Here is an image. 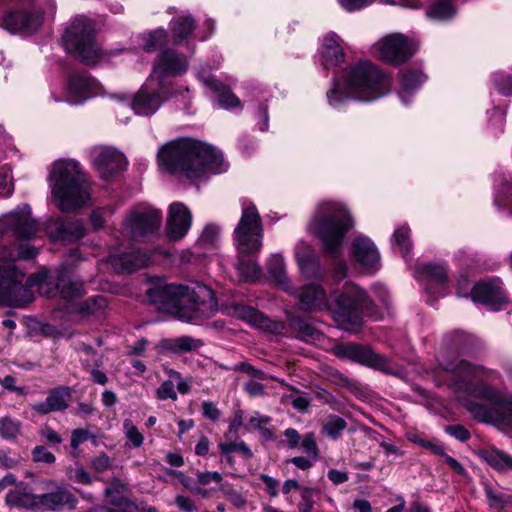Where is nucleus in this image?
<instances>
[{"label": "nucleus", "instance_id": "f257e3e1", "mask_svg": "<svg viewBox=\"0 0 512 512\" xmlns=\"http://www.w3.org/2000/svg\"><path fill=\"white\" fill-rule=\"evenodd\" d=\"M445 370L452 373L458 389L487 401L488 404H467V410L474 418L483 422H512V395H503L489 383L498 378L496 372L475 366L466 360L449 362L445 365Z\"/></svg>", "mask_w": 512, "mask_h": 512}, {"label": "nucleus", "instance_id": "f03ea898", "mask_svg": "<svg viewBox=\"0 0 512 512\" xmlns=\"http://www.w3.org/2000/svg\"><path fill=\"white\" fill-rule=\"evenodd\" d=\"M147 298L158 311L183 322L197 323L217 311L213 290L200 283L157 284L147 290Z\"/></svg>", "mask_w": 512, "mask_h": 512}, {"label": "nucleus", "instance_id": "7ed1b4c3", "mask_svg": "<svg viewBox=\"0 0 512 512\" xmlns=\"http://www.w3.org/2000/svg\"><path fill=\"white\" fill-rule=\"evenodd\" d=\"M157 157L161 168L171 174H184L189 179H199L206 172L221 173L226 170L220 151L190 138L177 139L163 145Z\"/></svg>", "mask_w": 512, "mask_h": 512}, {"label": "nucleus", "instance_id": "20e7f679", "mask_svg": "<svg viewBox=\"0 0 512 512\" xmlns=\"http://www.w3.org/2000/svg\"><path fill=\"white\" fill-rule=\"evenodd\" d=\"M391 85L390 78L372 62L364 60L351 66L344 75L343 85L336 82L327 92L331 105L353 98L360 101H372L387 93Z\"/></svg>", "mask_w": 512, "mask_h": 512}, {"label": "nucleus", "instance_id": "39448f33", "mask_svg": "<svg viewBox=\"0 0 512 512\" xmlns=\"http://www.w3.org/2000/svg\"><path fill=\"white\" fill-rule=\"evenodd\" d=\"M48 181L53 201L62 212L79 209L90 200V183L80 164L73 159L55 161Z\"/></svg>", "mask_w": 512, "mask_h": 512}, {"label": "nucleus", "instance_id": "423d86ee", "mask_svg": "<svg viewBox=\"0 0 512 512\" xmlns=\"http://www.w3.org/2000/svg\"><path fill=\"white\" fill-rule=\"evenodd\" d=\"M353 224L352 216L342 204L323 201L316 208L310 228L322 241L329 256L339 259L342 255L343 239Z\"/></svg>", "mask_w": 512, "mask_h": 512}, {"label": "nucleus", "instance_id": "0eeeda50", "mask_svg": "<svg viewBox=\"0 0 512 512\" xmlns=\"http://www.w3.org/2000/svg\"><path fill=\"white\" fill-rule=\"evenodd\" d=\"M65 50L86 65H95L105 55L95 35L90 19L84 16L75 18L62 36Z\"/></svg>", "mask_w": 512, "mask_h": 512}, {"label": "nucleus", "instance_id": "6e6552de", "mask_svg": "<svg viewBox=\"0 0 512 512\" xmlns=\"http://www.w3.org/2000/svg\"><path fill=\"white\" fill-rule=\"evenodd\" d=\"M241 207V217L234 229L235 246L238 253L243 256L254 255L262 248V220L252 202L243 200Z\"/></svg>", "mask_w": 512, "mask_h": 512}, {"label": "nucleus", "instance_id": "1a4fd4ad", "mask_svg": "<svg viewBox=\"0 0 512 512\" xmlns=\"http://www.w3.org/2000/svg\"><path fill=\"white\" fill-rule=\"evenodd\" d=\"M24 277L13 260H0V304L23 307L31 301L30 290L23 285Z\"/></svg>", "mask_w": 512, "mask_h": 512}, {"label": "nucleus", "instance_id": "9d476101", "mask_svg": "<svg viewBox=\"0 0 512 512\" xmlns=\"http://www.w3.org/2000/svg\"><path fill=\"white\" fill-rule=\"evenodd\" d=\"M335 318L344 330L352 331L361 326V310L368 307L366 292L356 285L346 288L334 297Z\"/></svg>", "mask_w": 512, "mask_h": 512}, {"label": "nucleus", "instance_id": "9b49d317", "mask_svg": "<svg viewBox=\"0 0 512 512\" xmlns=\"http://www.w3.org/2000/svg\"><path fill=\"white\" fill-rule=\"evenodd\" d=\"M37 230L38 225L31 217L30 206L23 204L9 214L0 217V246H5L12 239H29L36 234Z\"/></svg>", "mask_w": 512, "mask_h": 512}, {"label": "nucleus", "instance_id": "f8f14e48", "mask_svg": "<svg viewBox=\"0 0 512 512\" xmlns=\"http://www.w3.org/2000/svg\"><path fill=\"white\" fill-rule=\"evenodd\" d=\"M153 81L149 78L138 91L132 101V109L138 115L149 116L154 114L165 101L175 97L177 94L187 99L188 88L181 87L177 91H170L168 87L164 90L157 84V88L152 87Z\"/></svg>", "mask_w": 512, "mask_h": 512}, {"label": "nucleus", "instance_id": "ddd939ff", "mask_svg": "<svg viewBox=\"0 0 512 512\" xmlns=\"http://www.w3.org/2000/svg\"><path fill=\"white\" fill-rule=\"evenodd\" d=\"M162 224L160 210L148 205L132 209L124 220L125 231L133 238L155 235Z\"/></svg>", "mask_w": 512, "mask_h": 512}, {"label": "nucleus", "instance_id": "4468645a", "mask_svg": "<svg viewBox=\"0 0 512 512\" xmlns=\"http://www.w3.org/2000/svg\"><path fill=\"white\" fill-rule=\"evenodd\" d=\"M43 22L44 12L36 6H29L9 11L0 26L11 33L31 35L39 30Z\"/></svg>", "mask_w": 512, "mask_h": 512}, {"label": "nucleus", "instance_id": "2eb2a0df", "mask_svg": "<svg viewBox=\"0 0 512 512\" xmlns=\"http://www.w3.org/2000/svg\"><path fill=\"white\" fill-rule=\"evenodd\" d=\"M187 60L173 49L163 50L157 57L150 75L151 81L157 80L158 85L164 90L167 87L165 79L177 77L187 70Z\"/></svg>", "mask_w": 512, "mask_h": 512}, {"label": "nucleus", "instance_id": "dca6fc26", "mask_svg": "<svg viewBox=\"0 0 512 512\" xmlns=\"http://www.w3.org/2000/svg\"><path fill=\"white\" fill-rule=\"evenodd\" d=\"M336 354L341 358H347L386 373H393L390 361L375 353L370 347L359 344L341 345L337 347Z\"/></svg>", "mask_w": 512, "mask_h": 512}, {"label": "nucleus", "instance_id": "f3484780", "mask_svg": "<svg viewBox=\"0 0 512 512\" xmlns=\"http://www.w3.org/2000/svg\"><path fill=\"white\" fill-rule=\"evenodd\" d=\"M47 493L37 495V507H43L50 511L73 510L78 504L75 495L65 486L58 485L55 481L45 482Z\"/></svg>", "mask_w": 512, "mask_h": 512}, {"label": "nucleus", "instance_id": "a211bd4d", "mask_svg": "<svg viewBox=\"0 0 512 512\" xmlns=\"http://www.w3.org/2000/svg\"><path fill=\"white\" fill-rule=\"evenodd\" d=\"M90 157L103 179H108L126 166L124 155L112 147L95 146L90 151Z\"/></svg>", "mask_w": 512, "mask_h": 512}, {"label": "nucleus", "instance_id": "6ab92c4d", "mask_svg": "<svg viewBox=\"0 0 512 512\" xmlns=\"http://www.w3.org/2000/svg\"><path fill=\"white\" fill-rule=\"evenodd\" d=\"M415 52V45L401 34L387 36L379 43L381 58L392 64L406 62Z\"/></svg>", "mask_w": 512, "mask_h": 512}, {"label": "nucleus", "instance_id": "aec40b11", "mask_svg": "<svg viewBox=\"0 0 512 512\" xmlns=\"http://www.w3.org/2000/svg\"><path fill=\"white\" fill-rule=\"evenodd\" d=\"M192 225V214L189 208L181 202L169 206L166 221V234L172 241H178L186 236Z\"/></svg>", "mask_w": 512, "mask_h": 512}, {"label": "nucleus", "instance_id": "412c9836", "mask_svg": "<svg viewBox=\"0 0 512 512\" xmlns=\"http://www.w3.org/2000/svg\"><path fill=\"white\" fill-rule=\"evenodd\" d=\"M352 258L369 273L375 272L380 266V255L375 244L364 236H359L353 241Z\"/></svg>", "mask_w": 512, "mask_h": 512}, {"label": "nucleus", "instance_id": "4be33fe9", "mask_svg": "<svg viewBox=\"0 0 512 512\" xmlns=\"http://www.w3.org/2000/svg\"><path fill=\"white\" fill-rule=\"evenodd\" d=\"M99 90V83L86 73H76L68 80V101L79 104L95 96Z\"/></svg>", "mask_w": 512, "mask_h": 512}, {"label": "nucleus", "instance_id": "5701e85b", "mask_svg": "<svg viewBox=\"0 0 512 512\" xmlns=\"http://www.w3.org/2000/svg\"><path fill=\"white\" fill-rule=\"evenodd\" d=\"M150 258L148 253L134 250L118 255H109L103 261L118 273H131L147 266Z\"/></svg>", "mask_w": 512, "mask_h": 512}, {"label": "nucleus", "instance_id": "b1692460", "mask_svg": "<svg viewBox=\"0 0 512 512\" xmlns=\"http://www.w3.org/2000/svg\"><path fill=\"white\" fill-rule=\"evenodd\" d=\"M473 301L483 303L493 309H499V306L507 303V297L498 284L494 282H479L471 289Z\"/></svg>", "mask_w": 512, "mask_h": 512}, {"label": "nucleus", "instance_id": "393cba45", "mask_svg": "<svg viewBox=\"0 0 512 512\" xmlns=\"http://www.w3.org/2000/svg\"><path fill=\"white\" fill-rule=\"evenodd\" d=\"M299 306L304 311L327 309L329 300L325 290L318 284H308L298 291Z\"/></svg>", "mask_w": 512, "mask_h": 512}, {"label": "nucleus", "instance_id": "a878e982", "mask_svg": "<svg viewBox=\"0 0 512 512\" xmlns=\"http://www.w3.org/2000/svg\"><path fill=\"white\" fill-rule=\"evenodd\" d=\"M71 388L60 386L49 391L46 399L32 405V409L40 414L63 411L68 408L71 399Z\"/></svg>", "mask_w": 512, "mask_h": 512}, {"label": "nucleus", "instance_id": "bb28decb", "mask_svg": "<svg viewBox=\"0 0 512 512\" xmlns=\"http://www.w3.org/2000/svg\"><path fill=\"white\" fill-rule=\"evenodd\" d=\"M51 234L57 240L74 242L85 236L86 228L79 219H57L51 228Z\"/></svg>", "mask_w": 512, "mask_h": 512}, {"label": "nucleus", "instance_id": "cd10ccee", "mask_svg": "<svg viewBox=\"0 0 512 512\" xmlns=\"http://www.w3.org/2000/svg\"><path fill=\"white\" fill-rule=\"evenodd\" d=\"M241 317L250 323L252 326L263 330L267 333L279 335L282 334L285 325L281 321H275L268 318L262 312L252 308V307H242L240 309Z\"/></svg>", "mask_w": 512, "mask_h": 512}, {"label": "nucleus", "instance_id": "c85d7f7f", "mask_svg": "<svg viewBox=\"0 0 512 512\" xmlns=\"http://www.w3.org/2000/svg\"><path fill=\"white\" fill-rule=\"evenodd\" d=\"M48 284H53L56 293L64 299L77 298L85 293L83 282L72 278L64 271L57 272L55 277L49 279Z\"/></svg>", "mask_w": 512, "mask_h": 512}, {"label": "nucleus", "instance_id": "c756f323", "mask_svg": "<svg viewBox=\"0 0 512 512\" xmlns=\"http://www.w3.org/2000/svg\"><path fill=\"white\" fill-rule=\"evenodd\" d=\"M339 40V36L332 32L324 36L322 43V64L325 68L336 67L344 62L345 53Z\"/></svg>", "mask_w": 512, "mask_h": 512}, {"label": "nucleus", "instance_id": "7c9ffc66", "mask_svg": "<svg viewBox=\"0 0 512 512\" xmlns=\"http://www.w3.org/2000/svg\"><path fill=\"white\" fill-rule=\"evenodd\" d=\"M205 84L217 94L219 105L222 108L230 109L241 107L239 98L234 93H232L230 88L224 83L210 77L205 80Z\"/></svg>", "mask_w": 512, "mask_h": 512}, {"label": "nucleus", "instance_id": "2f4dec72", "mask_svg": "<svg viewBox=\"0 0 512 512\" xmlns=\"http://www.w3.org/2000/svg\"><path fill=\"white\" fill-rule=\"evenodd\" d=\"M36 498L37 495L27 492L26 487L21 484L7 493L5 501L9 506L33 509L37 507Z\"/></svg>", "mask_w": 512, "mask_h": 512}, {"label": "nucleus", "instance_id": "473e14b6", "mask_svg": "<svg viewBox=\"0 0 512 512\" xmlns=\"http://www.w3.org/2000/svg\"><path fill=\"white\" fill-rule=\"evenodd\" d=\"M289 325L296 333V337L303 341L314 342L322 337V333L310 321L300 317L291 318Z\"/></svg>", "mask_w": 512, "mask_h": 512}, {"label": "nucleus", "instance_id": "72a5a7b5", "mask_svg": "<svg viewBox=\"0 0 512 512\" xmlns=\"http://www.w3.org/2000/svg\"><path fill=\"white\" fill-rule=\"evenodd\" d=\"M204 345L201 339L191 336H180L174 339L163 340L162 346L173 353L196 351Z\"/></svg>", "mask_w": 512, "mask_h": 512}, {"label": "nucleus", "instance_id": "f704fd0d", "mask_svg": "<svg viewBox=\"0 0 512 512\" xmlns=\"http://www.w3.org/2000/svg\"><path fill=\"white\" fill-rule=\"evenodd\" d=\"M127 489V485L119 478H112L111 485L104 490V495L109 503L117 508H130L131 500L127 499L123 492Z\"/></svg>", "mask_w": 512, "mask_h": 512}, {"label": "nucleus", "instance_id": "c9c22d12", "mask_svg": "<svg viewBox=\"0 0 512 512\" xmlns=\"http://www.w3.org/2000/svg\"><path fill=\"white\" fill-rule=\"evenodd\" d=\"M171 32L176 44L186 40L195 30V20L190 15H183L171 21Z\"/></svg>", "mask_w": 512, "mask_h": 512}, {"label": "nucleus", "instance_id": "e433bc0d", "mask_svg": "<svg viewBox=\"0 0 512 512\" xmlns=\"http://www.w3.org/2000/svg\"><path fill=\"white\" fill-rule=\"evenodd\" d=\"M425 75L418 69H405L399 72L401 98L403 93H410L418 89L425 81Z\"/></svg>", "mask_w": 512, "mask_h": 512}, {"label": "nucleus", "instance_id": "4c0bfd02", "mask_svg": "<svg viewBox=\"0 0 512 512\" xmlns=\"http://www.w3.org/2000/svg\"><path fill=\"white\" fill-rule=\"evenodd\" d=\"M270 276L281 285L286 292H292L289 279L286 275L285 262L281 255H273L267 266Z\"/></svg>", "mask_w": 512, "mask_h": 512}, {"label": "nucleus", "instance_id": "58836bf2", "mask_svg": "<svg viewBox=\"0 0 512 512\" xmlns=\"http://www.w3.org/2000/svg\"><path fill=\"white\" fill-rule=\"evenodd\" d=\"M481 458L491 467L499 470H512V457L497 449L483 450Z\"/></svg>", "mask_w": 512, "mask_h": 512}, {"label": "nucleus", "instance_id": "ea45409f", "mask_svg": "<svg viewBox=\"0 0 512 512\" xmlns=\"http://www.w3.org/2000/svg\"><path fill=\"white\" fill-rule=\"evenodd\" d=\"M483 484L487 503L491 509L502 511L507 505L512 504V494L503 493L488 482Z\"/></svg>", "mask_w": 512, "mask_h": 512}, {"label": "nucleus", "instance_id": "a19ab883", "mask_svg": "<svg viewBox=\"0 0 512 512\" xmlns=\"http://www.w3.org/2000/svg\"><path fill=\"white\" fill-rule=\"evenodd\" d=\"M22 423L10 416L0 418V437L7 441H14L21 433Z\"/></svg>", "mask_w": 512, "mask_h": 512}, {"label": "nucleus", "instance_id": "79ce46f5", "mask_svg": "<svg viewBox=\"0 0 512 512\" xmlns=\"http://www.w3.org/2000/svg\"><path fill=\"white\" fill-rule=\"evenodd\" d=\"M78 352L80 354V361L85 370L99 367L102 364L101 356L92 346L82 343L78 347Z\"/></svg>", "mask_w": 512, "mask_h": 512}, {"label": "nucleus", "instance_id": "37998d69", "mask_svg": "<svg viewBox=\"0 0 512 512\" xmlns=\"http://www.w3.org/2000/svg\"><path fill=\"white\" fill-rule=\"evenodd\" d=\"M167 32L164 29H156L143 36V49L154 52L166 44Z\"/></svg>", "mask_w": 512, "mask_h": 512}, {"label": "nucleus", "instance_id": "c03bdc74", "mask_svg": "<svg viewBox=\"0 0 512 512\" xmlns=\"http://www.w3.org/2000/svg\"><path fill=\"white\" fill-rule=\"evenodd\" d=\"M240 276L248 282H253L258 279L261 269L252 260L241 257L236 265Z\"/></svg>", "mask_w": 512, "mask_h": 512}, {"label": "nucleus", "instance_id": "a18cd8bd", "mask_svg": "<svg viewBox=\"0 0 512 512\" xmlns=\"http://www.w3.org/2000/svg\"><path fill=\"white\" fill-rule=\"evenodd\" d=\"M451 0H436L430 7L428 15L434 19H448L454 14Z\"/></svg>", "mask_w": 512, "mask_h": 512}, {"label": "nucleus", "instance_id": "49530a36", "mask_svg": "<svg viewBox=\"0 0 512 512\" xmlns=\"http://www.w3.org/2000/svg\"><path fill=\"white\" fill-rule=\"evenodd\" d=\"M346 427L347 423L343 418L330 415L323 425V432L330 438L337 439Z\"/></svg>", "mask_w": 512, "mask_h": 512}, {"label": "nucleus", "instance_id": "de8ad7c7", "mask_svg": "<svg viewBox=\"0 0 512 512\" xmlns=\"http://www.w3.org/2000/svg\"><path fill=\"white\" fill-rule=\"evenodd\" d=\"M409 235L410 229L406 226L397 228L393 234V245L399 249L403 257L410 251Z\"/></svg>", "mask_w": 512, "mask_h": 512}, {"label": "nucleus", "instance_id": "09e8293b", "mask_svg": "<svg viewBox=\"0 0 512 512\" xmlns=\"http://www.w3.org/2000/svg\"><path fill=\"white\" fill-rule=\"evenodd\" d=\"M218 448L222 455H228L233 452H238L247 459L253 456L251 449L243 441L219 443Z\"/></svg>", "mask_w": 512, "mask_h": 512}, {"label": "nucleus", "instance_id": "8fccbe9b", "mask_svg": "<svg viewBox=\"0 0 512 512\" xmlns=\"http://www.w3.org/2000/svg\"><path fill=\"white\" fill-rule=\"evenodd\" d=\"M302 451L313 461L319 458V448L316 441V436L313 432L306 433L300 442Z\"/></svg>", "mask_w": 512, "mask_h": 512}, {"label": "nucleus", "instance_id": "3c124183", "mask_svg": "<svg viewBox=\"0 0 512 512\" xmlns=\"http://www.w3.org/2000/svg\"><path fill=\"white\" fill-rule=\"evenodd\" d=\"M296 258L301 271L305 275L309 277L316 275V261L310 253H300L297 251Z\"/></svg>", "mask_w": 512, "mask_h": 512}, {"label": "nucleus", "instance_id": "603ef678", "mask_svg": "<svg viewBox=\"0 0 512 512\" xmlns=\"http://www.w3.org/2000/svg\"><path fill=\"white\" fill-rule=\"evenodd\" d=\"M125 436L131 442L133 447L138 448L143 444L144 437L139 429L133 424L131 419H125L123 422Z\"/></svg>", "mask_w": 512, "mask_h": 512}, {"label": "nucleus", "instance_id": "864d4df0", "mask_svg": "<svg viewBox=\"0 0 512 512\" xmlns=\"http://www.w3.org/2000/svg\"><path fill=\"white\" fill-rule=\"evenodd\" d=\"M422 272L430 279L442 283L448 278L447 269L440 264H426L422 268Z\"/></svg>", "mask_w": 512, "mask_h": 512}, {"label": "nucleus", "instance_id": "5fc2aeb1", "mask_svg": "<svg viewBox=\"0 0 512 512\" xmlns=\"http://www.w3.org/2000/svg\"><path fill=\"white\" fill-rule=\"evenodd\" d=\"M219 237V227L214 224H208L203 229L200 237L198 238V244L203 247L214 246Z\"/></svg>", "mask_w": 512, "mask_h": 512}, {"label": "nucleus", "instance_id": "6e6d98bb", "mask_svg": "<svg viewBox=\"0 0 512 512\" xmlns=\"http://www.w3.org/2000/svg\"><path fill=\"white\" fill-rule=\"evenodd\" d=\"M178 478L185 488H187L193 494L200 495L203 498L210 497L211 493L214 491L213 488L208 489L198 486L197 480L194 481L192 478L184 476L182 473H179Z\"/></svg>", "mask_w": 512, "mask_h": 512}, {"label": "nucleus", "instance_id": "4d7b16f0", "mask_svg": "<svg viewBox=\"0 0 512 512\" xmlns=\"http://www.w3.org/2000/svg\"><path fill=\"white\" fill-rule=\"evenodd\" d=\"M66 475L71 481L75 483L85 485L92 484L91 476L89 475V473L85 471V469L81 465H77L75 467H68L66 470Z\"/></svg>", "mask_w": 512, "mask_h": 512}, {"label": "nucleus", "instance_id": "13d9d810", "mask_svg": "<svg viewBox=\"0 0 512 512\" xmlns=\"http://www.w3.org/2000/svg\"><path fill=\"white\" fill-rule=\"evenodd\" d=\"M23 458L20 454L12 452L10 449H0V466L5 469H13L17 467Z\"/></svg>", "mask_w": 512, "mask_h": 512}, {"label": "nucleus", "instance_id": "bf43d9fd", "mask_svg": "<svg viewBox=\"0 0 512 512\" xmlns=\"http://www.w3.org/2000/svg\"><path fill=\"white\" fill-rule=\"evenodd\" d=\"M196 476H197V483H198L197 485L202 488H206L212 482H214L216 484H220L223 479L222 475L219 472L197 471Z\"/></svg>", "mask_w": 512, "mask_h": 512}, {"label": "nucleus", "instance_id": "052dcab7", "mask_svg": "<svg viewBox=\"0 0 512 512\" xmlns=\"http://www.w3.org/2000/svg\"><path fill=\"white\" fill-rule=\"evenodd\" d=\"M156 396L159 400L171 399L173 401H176L177 393L174 389V383L172 382V380L164 381L157 389Z\"/></svg>", "mask_w": 512, "mask_h": 512}, {"label": "nucleus", "instance_id": "680f3d73", "mask_svg": "<svg viewBox=\"0 0 512 512\" xmlns=\"http://www.w3.org/2000/svg\"><path fill=\"white\" fill-rule=\"evenodd\" d=\"M32 459L35 462H42L46 464H53L56 461L55 455L48 451L44 446H36L33 449Z\"/></svg>", "mask_w": 512, "mask_h": 512}, {"label": "nucleus", "instance_id": "e2e57ef3", "mask_svg": "<svg viewBox=\"0 0 512 512\" xmlns=\"http://www.w3.org/2000/svg\"><path fill=\"white\" fill-rule=\"evenodd\" d=\"M113 213L109 208H99L92 211L90 220L94 228H102L106 222V216Z\"/></svg>", "mask_w": 512, "mask_h": 512}, {"label": "nucleus", "instance_id": "0e129e2a", "mask_svg": "<svg viewBox=\"0 0 512 512\" xmlns=\"http://www.w3.org/2000/svg\"><path fill=\"white\" fill-rule=\"evenodd\" d=\"M243 389L248 396L252 398L262 397L266 394V387L262 383L254 380L247 381L243 385Z\"/></svg>", "mask_w": 512, "mask_h": 512}, {"label": "nucleus", "instance_id": "69168bd1", "mask_svg": "<svg viewBox=\"0 0 512 512\" xmlns=\"http://www.w3.org/2000/svg\"><path fill=\"white\" fill-rule=\"evenodd\" d=\"M13 191V183L11 177L8 175L6 168L0 169V196L7 197L11 195Z\"/></svg>", "mask_w": 512, "mask_h": 512}, {"label": "nucleus", "instance_id": "338daca9", "mask_svg": "<svg viewBox=\"0 0 512 512\" xmlns=\"http://www.w3.org/2000/svg\"><path fill=\"white\" fill-rule=\"evenodd\" d=\"M90 465L94 471L98 473H103L111 468L112 462L111 459L105 453H102L97 457L93 458L91 460Z\"/></svg>", "mask_w": 512, "mask_h": 512}, {"label": "nucleus", "instance_id": "774afa93", "mask_svg": "<svg viewBox=\"0 0 512 512\" xmlns=\"http://www.w3.org/2000/svg\"><path fill=\"white\" fill-rule=\"evenodd\" d=\"M445 432L462 442L470 438V432L463 425H448Z\"/></svg>", "mask_w": 512, "mask_h": 512}]
</instances>
